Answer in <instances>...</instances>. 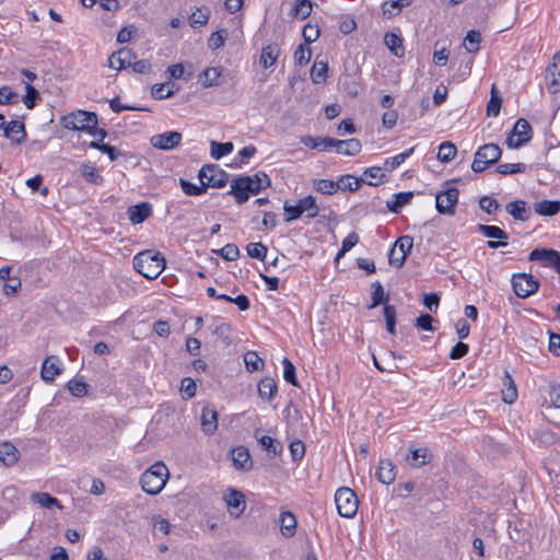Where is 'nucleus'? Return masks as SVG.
Segmentation results:
<instances>
[{
    "instance_id": "nucleus-59",
    "label": "nucleus",
    "mask_w": 560,
    "mask_h": 560,
    "mask_svg": "<svg viewBox=\"0 0 560 560\" xmlns=\"http://www.w3.org/2000/svg\"><path fill=\"white\" fill-rule=\"evenodd\" d=\"M25 91L26 93L23 96V102L28 109H32L35 106L36 101L39 100V93L31 83H26Z\"/></svg>"
},
{
    "instance_id": "nucleus-5",
    "label": "nucleus",
    "mask_w": 560,
    "mask_h": 560,
    "mask_svg": "<svg viewBox=\"0 0 560 560\" xmlns=\"http://www.w3.org/2000/svg\"><path fill=\"white\" fill-rule=\"evenodd\" d=\"M502 155L501 148L495 143L481 145L475 153L471 170L475 173L483 172L489 165L495 164Z\"/></svg>"
},
{
    "instance_id": "nucleus-41",
    "label": "nucleus",
    "mask_w": 560,
    "mask_h": 560,
    "mask_svg": "<svg viewBox=\"0 0 560 560\" xmlns=\"http://www.w3.org/2000/svg\"><path fill=\"white\" fill-rule=\"evenodd\" d=\"M174 83H161L152 86L151 95L155 100H164L172 97L175 94Z\"/></svg>"
},
{
    "instance_id": "nucleus-11",
    "label": "nucleus",
    "mask_w": 560,
    "mask_h": 560,
    "mask_svg": "<svg viewBox=\"0 0 560 560\" xmlns=\"http://www.w3.org/2000/svg\"><path fill=\"white\" fill-rule=\"evenodd\" d=\"M412 245L413 238L409 235H404L396 240L388 253L389 264L400 268L405 264L407 256L410 254Z\"/></svg>"
},
{
    "instance_id": "nucleus-60",
    "label": "nucleus",
    "mask_w": 560,
    "mask_h": 560,
    "mask_svg": "<svg viewBox=\"0 0 560 560\" xmlns=\"http://www.w3.org/2000/svg\"><path fill=\"white\" fill-rule=\"evenodd\" d=\"M312 56L311 48L306 44H301L294 52L295 62L300 66L306 65Z\"/></svg>"
},
{
    "instance_id": "nucleus-19",
    "label": "nucleus",
    "mask_w": 560,
    "mask_h": 560,
    "mask_svg": "<svg viewBox=\"0 0 560 560\" xmlns=\"http://www.w3.org/2000/svg\"><path fill=\"white\" fill-rule=\"evenodd\" d=\"M376 478L384 485H390L396 478V466L389 459H382L378 463Z\"/></svg>"
},
{
    "instance_id": "nucleus-48",
    "label": "nucleus",
    "mask_w": 560,
    "mask_h": 560,
    "mask_svg": "<svg viewBox=\"0 0 560 560\" xmlns=\"http://www.w3.org/2000/svg\"><path fill=\"white\" fill-rule=\"evenodd\" d=\"M314 188L324 195H332L338 190V183L330 179H317L314 182Z\"/></svg>"
},
{
    "instance_id": "nucleus-37",
    "label": "nucleus",
    "mask_w": 560,
    "mask_h": 560,
    "mask_svg": "<svg viewBox=\"0 0 560 560\" xmlns=\"http://www.w3.org/2000/svg\"><path fill=\"white\" fill-rule=\"evenodd\" d=\"M82 177L94 185H101L104 182L102 175H100L97 168L90 164H83L80 168Z\"/></svg>"
},
{
    "instance_id": "nucleus-39",
    "label": "nucleus",
    "mask_w": 560,
    "mask_h": 560,
    "mask_svg": "<svg viewBox=\"0 0 560 560\" xmlns=\"http://www.w3.org/2000/svg\"><path fill=\"white\" fill-rule=\"evenodd\" d=\"M32 500L46 509H51L54 506L59 509L61 508L58 499L47 492H35L32 494Z\"/></svg>"
},
{
    "instance_id": "nucleus-40",
    "label": "nucleus",
    "mask_w": 560,
    "mask_h": 560,
    "mask_svg": "<svg viewBox=\"0 0 560 560\" xmlns=\"http://www.w3.org/2000/svg\"><path fill=\"white\" fill-rule=\"evenodd\" d=\"M481 34L479 31L470 30L464 39V46L468 52H477L480 48Z\"/></svg>"
},
{
    "instance_id": "nucleus-21",
    "label": "nucleus",
    "mask_w": 560,
    "mask_h": 560,
    "mask_svg": "<svg viewBox=\"0 0 560 560\" xmlns=\"http://www.w3.org/2000/svg\"><path fill=\"white\" fill-rule=\"evenodd\" d=\"M61 373V369L59 366V361L55 357H47L43 364H42V371L40 376L42 378L49 383L55 380L57 375Z\"/></svg>"
},
{
    "instance_id": "nucleus-44",
    "label": "nucleus",
    "mask_w": 560,
    "mask_h": 560,
    "mask_svg": "<svg viewBox=\"0 0 560 560\" xmlns=\"http://www.w3.org/2000/svg\"><path fill=\"white\" fill-rule=\"evenodd\" d=\"M68 390L71 393L74 397H84L89 394V385L80 380H71L67 384Z\"/></svg>"
},
{
    "instance_id": "nucleus-18",
    "label": "nucleus",
    "mask_w": 560,
    "mask_h": 560,
    "mask_svg": "<svg viewBox=\"0 0 560 560\" xmlns=\"http://www.w3.org/2000/svg\"><path fill=\"white\" fill-rule=\"evenodd\" d=\"M332 148L336 149L337 153L354 156L360 153L362 149L361 141L355 138L347 139V140H337L334 139Z\"/></svg>"
},
{
    "instance_id": "nucleus-46",
    "label": "nucleus",
    "mask_w": 560,
    "mask_h": 560,
    "mask_svg": "<svg viewBox=\"0 0 560 560\" xmlns=\"http://www.w3.org/2000/svg\"><path fill=\"white\" fill-rule=\"evenodd\" d=\"M244 362L246 369L250 372L260 371L264 369V361L258 354L254 351H248L244 355Z\"/></svg>"
},
{
    "instance_id": "nucleus-62",
    "label": "nucleus",
    "mask_w": 560,
    "mask_h": 560,
    "mask_svg": "<svg viewBox=\"0 0 560 560\" xmlns=\"http://www.w3.org/2000/svg\"><path fill=\"white\" fill-rule=\"evenodd\" d=\"M289 450L293 462H300L305 455V444L300 440L292 441Z\"/></svg>"
},
{
    "instance_id": "nucleus-3",
    "label": "nucleus",
    "mask_w": 560,
    "mask_h": 560,
    "mask_svg": "<svg viewBox=\"0 0 560 560\" xmlns=\"http://www.w3.org/2000/svg\"><path fill=\"white\" fill-rule=\"evenodd\" d=\"M167 478V467L162 462H158L141 475V488L149 494H158L165 487Z\"/></svg>"
},
{
    "instance_id": "nucleus-23",
    "label": "nucleus",
    "mask_w": 560,
    "mask_h": 560,
    "mask_svg": "<svg viewBox=\"0 0 560 560\" xmlns=\"http://www.w3.org/2000/svg\"><path fill=\"white\" fill-rule=\"evenodd\" d=\"M505 210L515 220L527 221L530 218V211L527 207V202L524 200L509 202Z\"/></svg>"
},
{
    "instance_id": "nucleus-57",
    "label": "nucleus",
    "mask_w": 560,
    "mask_h": 560,
    "mask_svg": "<svg viewBox=\"0 0 560 560\" xmlns=\"http://www.w3.org/2000/svg\"><path fill=\"white\" fill-rule=\"evenodd\" d=\"M228 38V31L226 30H220L211 34L208 46L212 50H217L220 47L223 46L224 42Z\"/></svg>"
},
{
    "instance_id": "nucleus-50",
    "label": "nucleus",
    "mask_w": 560,
    "mask_h": 560,
    "mask_svg": "<svg viewBox=\"0 0 560 560\" xmlns=\"http://www.w3.org/2000/svg\"><path fill=\"white\" fill-rule=\"evenodd\" d=\"M312 12V2L310 0H296L293 8V14L298 19L305 20Z\"/></svg>"
},
{
    "instance_id": "nucleus-26",
    "label": "nucleus",
    "mask_w": 560,
    "mask_h": 560,
    "mask_svg": "<svg viewBox=\"0 0 560 560\" xmlns=\"http://www.w3.org/2000/svg\"><path fill=\"white\" fill-rule=\"evenodd\" d=\"M152 213L151 205L148 202H142L136 206H132L128 210L129 219L133 224H139L145 221Z\"/></svg>"
},
{
    "instance_id": "nucleus-30",
    "label": "nucleus",
    "mask_w": 560,
    "mask_h": 560,
    "mask_svg": "<svg viewBox=\"0 0 560 560\" xmlns=\"http://www.w3.org/2000/svg\"><path fill=\"white\" fill-rule=\"evenodd\" d=\"M412 198V191L398 192L393 196V200L386 202V206L390 212L399 213L404 206L411 202Z\"/></svg>"
},
{
    "instance_id": "nucleus-6",
    "label": "nucleus",
    "mask_w": 560,
    "mask_h": 560,
    "mask_svg": "<svg viewBox=\"0 0 560 560\" xmlns=\"http://www.w3.org/2000/svg\"><path fill=\"white\" fill-rule=\"evenodd\" d=\"M97 115L93 112L75 110L62 117V125L66 129L89 132L97 125Z\"/></svg>"
},
{
    "instance_id": "nucleus-63",
    "label": "nucleus",
    "mask_w": 560,
    "mask_h": 560,
    "mask_svg": "<svg viewBox=\"0 0 560 560\" xmlns=\"http://www.w3.org/2000/svg\"><path fill=\"white\" fill-rule=\"evenodd\" d=\"M19 94L11 91L9 86L0 88V105H11L18 103Z\"/></svg>"
},
{
    "instance_id": "nucleus-36",
    "label": "nucleus",
    "mask_w": 560,
    "mask_h": 560,
    "mask_svg": "<svg viewBox=\"0 0 560 560\" xmlns=\"http://www.w3.org/2000/svg\"><path fill=\"white\" fill-rule=\"evenodd\" d=\"M415 151V147L393 156V158H387L385 161H384V171L386 172H392L394 171L396 167H398L401 163H404L409 156H411V154L413 153Z\"/></svg>"
},
{
    "instance_id": "nucleus-17",
    "label": "nucleus",
    "mask_w": 560,
    "mask_h": 560,
    "mask_svg": "<svg viewBox=\"0 0 560 560\" xmlns=\"http://www.w3.org/2000/svg\"><path fill=\"white\" fill-rule=\"evenodd\" d=\"M133 52L128 48H121L118 51L112 54L108 59V66L116 70H121L131 65L135 59Z\"/></svg>"
},
{
    "instance_id": "nucleus-13",
    "label": "nucleus",
    "mask_w": 560,
    "mask_h": 560,
    "mask_svg": "<svg viewBox=\"0 0 560 560\" xmlns=\"http://www.w3.org/2000/svg\"><path fill=\"white\" fill-rule=\"evenodd\" d=\"M223 499L231 516L238 518L246 508L245 495L241 491L230 488Z\"/></svg>"
},
{
    "instance_id": "nucleus-4",
    "label": "nucleus",
    "mask_w": 560,
    "mask_h": 560,
    "mask_svg": "<svg viewBox=\"0 0 560 560\" xmlns=\"http://www.w3.org/2000/svg\"><path fill=\"white\" fill-rule=\"evenodd\" d=\"M283 210L287 214L284 219L285 222L299 219L304 212H306V217L308 219H313L319 213V207L316 202V199L311 195L299 199L296 205H289L285 202Z\"/></svg>"
},
{
    "instance_id": "nucleus-54",
    "label": "nucleus",
    "mask_w": 560,
    "mask_h": 560,
    "mask_svg": "<svg viewBox=\"0 0 560 560\" xmlns=\"http://www.w3.org/2000/svg\"><path fill=\"white\" fill-rule=\"evenodd\" d=\"M246 249L249 257L259 260H264L268 252L267 246H265L262 243H249Z\"/></svg>"
},
{
    "instance_id": "nucleus-52",
    "label": "nucleus",
    "mask_w": 560,
    "mask_h": 560,
    "mask_svg": "<svg viewBox=\"0 0 560 560\" xmlns=\"http://www.w3.org/2000/svg\"><path fill=\"white\" fill-rule=\"evenodd\" d=\"M179 185L187 196H201L206 192L205 186L202 184L198 186L184 178H179Z\"/></svg>"
},
{
    "instance_id": "nucleus-25",
    "label": "nucleus",
    "mask_w": 560,
    "mask_h": 560,
    "mask_svg": "<svg viewBox=\"0 0 560 560\" xmlns=\"http://www.w3.org/2000/svg\"><path fill=\"white\" fill-rule=\"evenodd\" d=\"M232 460L235 468L249 469L252 467V458L247 447L236 446L232 450Z\"/></svg>"
},
{
    "instance_id": "nucleus-31",
    "label": "nucleus",
    "mask_w": 560,
    "mask_h": 560,
    "mask_svg": "<svg viewBox=\"0 0 560 560\" xmlns=\"http://www.w3.org/2000/svg\"><path fill=\"white\" fill-rule=\"evenodd\" d=\"M280 55V48L277 44H270L261 49L260 65L267 69L273 66Z\"/></svg>"
},
{
    "instance_id": "nucleus-10",
    "label": "nucleus",
    "mask_w": 560,
    "mask_h": 560,
    "mask_svg": "<svg viewBox=\"0 0 560 560\" xmlns=\"http://www.w3.org/2000/svg\"><path fill=\"white\" fill-rule=\"evenodd\" d=\"M513 291L520 299H526L537 292L539 281L528 273H516L512 277Z\"/></svg>"
},
{
    "instance_id": "nucleus-16",
    "label": "nucleus",
    "mask_w": 560,
    "mask_h": 560,
    "mask_svg": "<svg viewBox=\"0 0 560 560\" xmlns=\"http://www.w3.org/2000/svg\"><path fill=\"white\" fill-rule=\"evenodd\" d=\"M433 459V454L428 447L410 448L406 462L413 468H420Z\"/></svg>"
},
{
    "instance_id": "nucleus-58",
    "label": "nucleus",
    "mask_w": 560,
    "mask_h": 560,
    "mask_svg": "<svg viewBox=\"0 0 560 560\" xmlns=\"http://www.w3.org/2000/svg\"><path fill=\"white\" fill-rule=\"evenodd\" d=\"M282 364H283L284 380L293 386H299V383H298V380L295 376V366L293 365V363L288 358H284L282 361Z\"/></svg>"
},
{
    "instance_id": "nucleus-22",
    "label": "nucleus",
    "mask_w": 560,
    "mask_h": 560,
    "mask_svg": "<svg viewBox=\"0 0 560 560\" xmlns=\"http://www.w3.org/2000/svg\"><path fill=\"white\" fill-rule=\"evenodd\" d=\"M20 452L11 442L0 443V462L11 467L19 460Z\"/></svg>"
},
{
    "instance_id": "nucleus-2",
    "label": "nucleus",
    "mask_w": 560,
    "mask_h": 560,
    "mask_svg": "<svg viewBox=\"0 0 560 560\" xmlns=\"http://www.w3.org/2000/svg\"><path fill=\"white\" fill-rule=\"evenodd\" d=\"M132 264L137 272L147 279L153 280L165 269L166 260L160 252L147 249L138 253L133 257Z\"/></svg>"
},
{
    "instance_id": "nucleus-7",
    "label": "nucleus",
    "mask_w": 560,
    "mask_h": 560,
    "mask_svg": "<svg viewBox=\"0 0 560 560\" xmlns=\"http://www.w3.org/2000/svg\"><path fill=\"white\" fill-rule=\"evenodd\" d=\"M335 502L340 516L351 518L357 514L359 501L350 488H339L335 494Z\"/></svg>"
},
{
    "instance_id": "nucleus-29",
    "label": "nucleus",
    "mask_w": 560,
    "mask_h": 560,
    "mask_svg": "<svg viewBox=\"0 0 560 560\" xmlns=\"http://www.w3.org/2000/svg\"><path fill=\"white\" fill-rule=\"evenodd\" d=\"M302 143L311 149H316L318 151H327L332 148L334 138L307 136L302 139Z\"/></svg>"
},
{
    "instance_id": "nucleus-51",
    "label": "nucleus",
    "mask_w": 560,
    "mask_h": 560,
    "mask_svg": "<svg viewBox=\"0 0 560 560\" xmlns=\"http://www.w3.org/2000/svg\"><path fill=\"white\" fill-rule=\"evenodd\" d=\"M526 167L524 163H504L497 166V172L501 175H511L523 173L526 171Z\"/></svg>"
},
{
    "instance_id": "nucleus-9",
    "label": "nucleus",
    "mask_w": 560,
    "mask_h": 560,
    "mask_svg": "<svg viewBox=\"0 0 560 560\" xmlns=\"http://www.w3.org/2000/svg\"><path fill=\"white\" fill-rule=\"evenodd\" d=\"M533 138V129L529 122L520 118L516 120L510 136L506 139L509 148L517 149L529 142Z\"/></svg>"
},
{
    "instance_id": "nucleus-42",
    "label": "nucleus",
    "mask_w": 560,
    "mask_h": 560,
    "mask_svg": "<svg viewBox=\"0 0 560 560\" xmlns=\"http://www.w3.org/2000/svg\"><path fill=\"white\" fill-rule=\"evenodd\" d=\"M456 153V147L452 142L445 141L439 147L438 159L441 162L447 163L455 158Z\"/></svg>"
},
{
    "instance_id": "nucleus-64",
    "label": "nucleus",
    "mask_w": 560,
    "mask_h": 560,
    "mask_svg": "<svg viewBox=\"0 0 560 560\" xmlns=\"http://www.w3.org/2000/svg\"><path fill=\"white\" fill-rule=\"evenodd\" d=\"M303 38L306 45L314 43L320 35L319 27L317 25L306 24L302 31Z\"/></svg>"
},
{
    "instance_id": "nucleus-28",
    "label": "nucleus",
    "mask_w": 560,
    "mask_h": 560,
    "mask_svg": "<svg viewBox=\"0 0 560 560\" xmlns=\"http://www.w3.org/2000/svg\"><path fill=\"white\" fill-rule=\"evenodd\" d=\"M255 438L258 440L260 447L269 455L276 456L282 452V444L279 441L268 435L259 436V430L255 431Z\"/></svg>"
},
{
    "instance_id": "nucleus-49",
    "label": "nucleus",
    "mask_w": 560,
    "mask_h": 560,
    "mask_svg": "<svg viewBox=\"0 0 560 560\" xmlns=\"http://www.w3.org/2000/svg\"><path fill=\"white\" fill-rule=\"evenodd\" d=\"M384 317L386 320V329L389 334L394 335L396 331V308L393 305L385 304L383 308Z\"/></svg>"
},
{
    "instance_id": "nucleus-35",
    "label": "nucleus",
    "mask_w": 560,
    "mask_h": 560,
    "mask_svg": "<svg viewBox=\"0 0 560 560\" xmlns=\"http://www.w3.org/2000/svg\"><path fill=\"white\" fill-rule=\"evenodd\" d=\"M385 45L387 48L397 57H401L405 54L402 39L397 34L388 32L384 37Z\"/></svg>"
},
{
    "instance_id": "nucleus-24",
    "label": "nucleus",
    "mask_w": 560,
    "mask_h": 560,
    "mask_svg": "<svg viewBox=\"0 0 560 560\" xmlns=\"http://www.w3.org/2000/svg\"><path fill=\"white\" fill-rule=\"evenodd\" d=\"M201 428L206 434H212L218 428V412L214 408L205 407L201 412Z\"/></svg>"
},
{
    "instance_id": "nucleus-56",
    "label": "nucleus",
    "mask_w": 560,
    "mask_h": 560,
    "mask_svg": "<svg viewBox=\"0 0 560 560\" xmlns=\"http://www.w3.org/2000/svg\"><path fill=\"white\" fill-rule=\"evenodd\" d=\"M196 383L191 377H185L180 383V394L184 399H191L196 395Z\"/></svg>"
},
{
    "instance_id": "nucleus-55",
    "label": "nucleus",
    "mask_w": 560,
    "mask_h": 560,
    "mask_svg": "<svg viewBox=\"0 0 560 560\" xmlns=\"http://www.w3.org/2000/svg\"><path fill=\"white\" fill-rule=\"evenodd\" d=\"M479 207L488 214H493L501 209L498 200L489 196H483L480 198Z\"/></svg>"
},
{
    "instance_id": "nucleus-32",
    "label": "nucleus",
    "mask_w": 560,
    "mask_h": 560,
    "mask_svg": "<svg viewBox=\"0 0 560 560\" xmlns=\"http://www.w3.org/2000/svg\"><path fill=\"white\" fill-rule=\"evenodd\" d=\"M534 210L539 215L552 217L560 211L559 200H542L534 203Z\"/></svg>"
},
{
    "instance_id": "nucleus-33",
    "label": "nucleus",
    "mask_w": 560,
    "mask_h": 560,
    "mask_svg": "<svg viewBox=\"0 0 560 560\" xmlns=\"http://www.w3.org/2000/svg\"><path fill=\"white\" fill-rule=\"evenodd\" d=\"M277 392V383L272 377H264L258 383V395L262 399L271 400Z\"/></svg>"
},
{
    "instance_id": "nucleus-53",
    "label": "nucleus",
    "mask_w": 560,
    "mask_h": 560,
    "mask_svg": "<svg viewBox=\"0 0 560 560\" xmlns=\"http://www.w3.org/2000/svg\"><path fill=\"white\" fill-rule=\"evenodd\" d=\"M505 378L511 382V387L502 389V399L506 404H513L517 399V390L515 383L509 372H505Z\"/></svg>"
},
{
    "instance_id": "nucleus-34",
    "label": "nucleus",
    "mask_w": 560,
    "mask_h": 560,
    "mask_svg": "<svg viewBox=\"0 0 560 560\" xmlns=\"http://www.w3.org/2000/svg\"><path fill=\"white\" fill-rule=\"evenodd\" d=\"M365 182L362 177H354L352 175H342L337 180L338 183V190H348V191H355L358 190L362 184Z\"/></svg>"
},
{
    "instance_id": "nucleus-43",
    "label": "nucleus",
    "mask_w": 560,
    "mask_h": 560,
    "mask_svg": "<svg viewBox=\"0 0 560 560\" xmlns=\"http://www.w3.org/2000/svg\"><path fill=\"white\" fill-rule=\"evenodd\" d=\"M328 65L327 62H315L311 69V78L314 83H323L327 79Z\"/></svg>"
},
{
    "instance_id": "nucleus-47",
    "label": "nucleus",
    "mask_w": 560,
    "mask_h": 560,
    "mask_svg": "<svg viewBox=\"0 0 560 560\" xmlns=\"http://www.w3.org/2000/svg\"><path fill=\"white\" fill-rule=\"evenodd\" d=\"M372 289V304L369 308L376 307L388 300V295H385L383 285L380 281L373 282Z\"/></svg>"
},
{
    "instance_id": "nucleus-38",
    "label": "nucleus",
    "mask_w": 560,
    "mask_h": 560,
    "mask_svg": "<svg viewBox=\"0 0 560 560\" xmlns=\"http://www.w3.org/2000/svg\"><path fill=\"white\" fill-rule=\"evenodd\" d=\"M478 231L489 238L509 240L508 233L495 225L478 224Z\"/></svg>"
},
{
    "instance_id": "nucleus-15",
    "label": "nucleus",
    "mask_w": 560,
    "mask_h": 560,
    "mask_svg": "<svg viewBox=\"0 0 560 560\" xmlns=\"http://www.w3.org/2000/svg\"><path fill=\"white\" fill-rule=\"evenodd\" d=\"M0 129L3 130V136L10 139L13 143L21 144L26 138L25 126L22 121L11 120L10 122H0Z\"/></svg>"
},
{
    "instance_id": "nucleus-45",
    "label": "nucleus",
    "mask_w": 560,
    "mask_h": 560,
    "mask_svg": "<svg viewBox=\"0 0 560 560\" xmlns=\"http://www.w3.org/2000/svg\"><path fill=\"white\" fill-rule=\"evenodd\" d=\"M210 147H211V156L219 160L221 158H223L224 155L231 153L233 151V143L232 142H224V143H219L217 141H211L210 143Z\"/></svg>"
},
{
    "instance_id": "nucleus-1",
    "label": "nucleus",
    "mask_w": 560,
    "mask_h": 560,
    "mask_svg": "<svg viewBox=\"0 0 560 560\" xmlns=\"http://www.w3.org/2000/svg\"><path fill=\"white\" fill-rule=\"evenodd\" d=\"M270 184V178L264 172L253 176H240L232 182L230 194L235 197L237 203L243 205L248 200L249 194L256 195Z\"/></svg>"
},
{
    "instance_id": "nucleus-27",
    "label": "nucleus",
    "mask_w": 560,
    "mask_h": 560,
    "mask_svg": "<svg viewBox=\"0 0 560 560\" xmlns=\"http://www.w3.org/2000/svg\"><path fill=\"white\" fill-rule=\"evenodd\" d=\"M280 530L284 537H292L296 532V518L293 513L284 511L279 518Z\"/></svg>"
},
{
    "instance_id": "nucleus-20",
    "label": "nucleus",
    "mask_w": 560,
    "mask_h": 560,
    "mask_svg": "<svg viewBox=\"0 0 560 560\" xmlns=\"http://www.w3.org/2000/svg\"><path fill=\"white\" fill-rule=\"evenodd\" d=\"M222 68L209 67L205 69L199 75V82L205 88L218 86L222 83Z\"/></svg>"
},
{
    "instance_id": "nucleus-61",
    "label": "nucleus",
    "mask_w": 560,
    "mask_h": 560,
    "mask_svg": "<svg viewBox=\"0 0 560 560\" xmlns=\"http://www.w3.org/2000/svg\"><path fill=\"white\" fill-rule=\"evenodd\" d=\"M208 19H209L208 9H205V10L198 9L190 15L189 22L192 27H199V26L205 25L208 22Z\"/></svg>"
},
{
    "instance_id": "nucleus-8",
    "label": "nucleus",
    "mask_w": 560,
    "mask_h": 560,
    "mask_svg": "<svg viewBox=\"0 0 560 560\" xmlns=\"http://www.w3.org/2000/svg\"><path fill=\"white\" fill-rule=\"evenodd\" d=\"M198 177L206 190L208 187L222 188L229 180L228 173L215 164H207L202 166L199 171Z\"/></svg>"
},
{
    "instance_id": "nucleus-14",
    "label": "nucleus",
    "mask_w": 560,
    "mask_h": 560,
    "mask_svg": "<svg viewBox=\"0 0 560 560\" xmlns=\"http://www.w3.org/2000/svg\"><path fill=\"white\" fill-rule=\"evenodd\" d=\"M183 136L178 131H166L151 138V144L160 150H173L179 145Z\"/></svg>"
},
{
    "instance_id": "nucleus-12",
    "label": "nucleus",
    "mask_w": 560,
    "mask_h": 560,
    "mask_svg": "<svg viewBox=\"0 0 560 560\" xmlns=\"http://www.w3.org/2000/svg\"><path fill=\"white\" fill-rule=\"evenodd\" d=\"M458 196L459 190L455 187L438 192L435 197L436 211L441 214L453 215L458 202Z\"/></svg>"
}]
</instances>
